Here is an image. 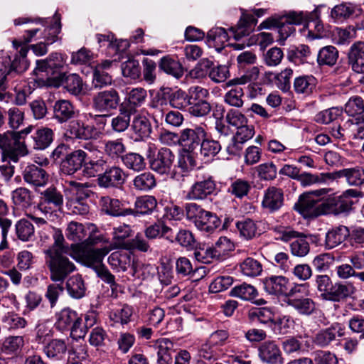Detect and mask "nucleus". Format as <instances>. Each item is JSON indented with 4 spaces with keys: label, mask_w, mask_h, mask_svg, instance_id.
<instances>
[{
    "label": "nucleus",
    "mask_w": 364,
    "mask_h": 364,
    "mask_svg": "<svg viewBox=\"0 0 364 364\" xmlns=\"http://www.w3.org/2000/svg\"><path fill=\"white\" fill-rule=\"evenodd\" d=\"M331 188H320L302 193L294 205V208L306 218L328 214L326 196Z\"/></svg>",
    "instance_id": "f257e3e1"
},
{
    "label": "nucleus",
    "mask_w": 364,
    "mask_h": 364,
    "mask_svg": "<svg viewBox=\"0 0 364 364\" xmlns=\"http://www.w3.org/2000/svg\"><path fill=\"white\" fill-rule=\"evenodd\" d=\"M70 251L58 252L55 249L47 250L46 254V264L50 270V277L53 282H63L75 269V266L68 257L70 256Z\"/></svg>",
    "instance_id": "f03ea898"
},
{
    "label": "nucleus",
    "mask_w": 364,
    "mask_h": 364,
    "mask_svg": "<svg viewBox=\"0 0 364 364\" xmlns=\"http://www.w3.org/2000/svg\"><path fill=\"white\" fill-rule=\"evenodd\" d=\"M28 63L26 58H15L11 63L9 57H2L0 60V101L8 102L9 97L6 92V84L10 81L21 80L20 74L27 70Z\"/></svg>",
    "instance_id": "7ed1b4c3"
},
{
    "label": "nucleus",
    "mask_w": 364,
    "mask_h": 364,
    "mask_svg": "<svg viewBox=\"0 0 364 364\" xmlns=\"http://www.w3.org/2000/svg\"><path fill=\"white\" fill-rule=\"evenodd\" d=\"M0 149L3 151L4 158L14 163L28 153L24 141H20V134L14 131L0 134Z\"/></svg>",
    "instance_id": "20e7f679"
},
{
    "label": "nucleus",
    "mask_w": 364,
    "mask_h": 364,
    "mask_svg": "<svg viewBox=\"0 0 364 364\" xmlns=\"http://www.w3.org/2000/svg\"><path fill=\"white\" fill-rule=\"evenodd\" d=\"M55 326L61 332L70 331L71 337L76 340L84 338L86 334L81 318L69 308L63 309L56 314Z\"/></svg>",
    "instance_id": "39448f33"
},
{
    "label": "nucleus",
    "mask_w": 364,
    "mask_h": 364,
    "mask_svg": "<svg viewBox=\"0 0 364 364\" xmlns=\"http://www.w3.org/2000/svg\"><path fill=\"white\" fill-rule=\"evenodd\" d=\"M95 226L90 224L85 227L81 223L72 221L68 223L65 235L70 240L75 242L74 245H82V247L95 245L102 240L100 235L94 233Z\"/></svg>",
    "instance_id": "423d86ee"
},
{
    "label": "nucleus",
    "mask_w": 364,
    "mask_h": 364,
    "mask_svg": "<svg viewBox=\"0 0 364 364\" xmlns=\"http://www.w3.org/2000/svg\"><path fill=\"white\" fill-rule=\"evenodd\" d=\"M65 63L64 55L58 53H51L46 60H37L36 67L33 70L36 76L34 80L38 86L44 84L51 85L50 80L54 70L63 68Z\"/></svg>",
    "instance_id": "0eeeda50"
},
{
    "label": "nucleus",
    "mask_w": 364,
    "mask_h": 364,
    "mask_svg": "<svg viewBox=\"0 0 364 364\" xmlns=\"http://www.w3.org/2000/svg\"><path fill=\"white\" fill-rule=\"evenodd\" d=\"M274 230L279 235L277 239L286 242H290V251L294 256L303 257L308 255L310 247L306 236L300 235L288 227H275Z\"/></svg>",
    "instance_id": "6e6552de"
},
{
    "label": "nucleus",
    "mask_w": 364,
    "mask_h": 364,
    "mask_svg": "<svg viewBox=\"0 0 364 364\" xmlns=\"http://www.w3.org/2000/svg\"><path fill=\"white\" fill-rule=\"evenodd\" d=\"M363 194L358 189H348L340 196L331 192L326 196L328 213L340 214L348 212L354 204L353 199L363 197Z\"/></svg>",
    "instance_id": "1a4fd4ad"
},
{
    "label": "nucleus",
    "mask_w": 364,
    "mask_h": 364,
    "mask_svg": "<svg viewBox=\"0 0 364 364\" xmlns=\"http://www.w3.org/2000/svg\"><path fill=\"white\" fill-rule=\"evenodd\" d=\"M82 245H71V250L73 251L70 257L75 259H81L87 267L92 268L95 272L105 266L102 263L104 257L111 250L110 248L103 247L100 249H92L85 250Z\"/></svg>",
    "instance_id": "9d476101"
},
{
    "label": "nucleus",
    "mask_w": 364,
    "mask_h": 364,
    "mask_svg": "<svg viewBox=\"0 0 364 364\" xmlns=\"http://www.w3.org/2000/svg\"><path fill=\"white\" fill-rule=\"evenodd\" d=\"M206 134L202 126L196 125L183 129L180 133V144L183 147V150L193 152L200 145Z\"/></svg>",
    "instance_id": "9b49d317"
},
{
    "label": "nucleus",
    "mask_w": 364,
    "mask_h": 364,
    "mask_svg": "<svg viewBox=\"0 0 364 364\" xmlns=\"http://www.w3.org/2000/svg\"><path fill=\"white\" fill-rule=\"evenodd\" d=\"M48 163V160L44 159L39 163L41 166L35 164L26 166L23 171L24 181L35 188L45 186L48 183L49 176L41 166H46Z\"/></svg>",
    "instance_id": "f8f14e48"
},
{
    "label": "nucleus",
    "mask_w": 364,
    "mask_h": 364,
    "mask_svg": "<svg viewBox=\"0 0 364 364\" xmlns=\"http://www.w3.org/2000/svg\"><path fill=\"white\" fill-rule=\"evenodd\" d=\"M175 156L173 152L167 148L159 150L156 156L150 159L149 164L151 170L164 175L171 172Z\"/></svg>",
    "instance_id": "ddd939ff"
},
{
    "label": "nucleus",
    "mask_w": 364,
    "mask_h": 364,
    "mask_svg": "<svg viewBox=\"0 0 364 364\" xmlns=\"http://www.w3.org/2000/svg\"><path fill=\"white\" fill-rule=\"evenodd\" d=\"M65 135L70 138L87 140L97 138L98 132L94 126L85 124L77 119L69 122Z\"/></svg>",
    "instance_id": "4468645a"
},
{
    "label": "nucleus",
    "mask_w": 364,
    "mask_h": 364,
    "mask_svg": "<svg viewBox=\"0 0 364 364\" xmlns=\"http://www.w3.org/2000/svg\"><path fill=\"white\" fill-rule=\"evenodd\" d=\"M119 100L117 92L111 89L96 95L93 98V107L99 112H109L117 109Z\"/></svg>",
    "instance_id": "2eb2a0df"
},
{
    "label": "nucleus",
    "mask_w": 364,
    "mask_h": 364,
    "mask_svg": "<svg viewBox=\"0 0 364 364\" xmlns=\"http://www.w3.org/2000/svg\"><path fill=\"white\" fill-rule=\"evenodd\" d=\"M130 126L133 132V139L136 141L148 138L152 131L151 122L144 110H141L134 115Z\"/></svg>",
    "instance_id": "dca6fc26"
},
{
    "label": "nucleus",
    "mask_w": 364,
    "mask_h": 364,
    "mask_svg": "<svg viewBox=\"0 0 364 364\" xmlns=\"http://www.w3.org/2000/svg\"><path fill=\"white\" fill-rule=\"evenodd\" d=\"M87 158V152L82 149L74 150L67 154L61 163V171L67 175H73L83 168L85 161Z\"/></svg>",
    "instance_id": "f3484780"
},
{
    "label": "nucleus",
    "mask_w": 364,
    "mask_h": 364,
    "mask_svg": "<svg viewBox=\"0 0 364 364\" xmlns=\"http://www.w3.org/2000/svg\"><path fill=\"white\" fill-rule=\"evenodd\" d=\"M126 174L119 166H113L98 176L97 183L100 187H117L125 181Z\"/></svg>",
    "instance_id": "a211bd4d"
},
{
    "label": "nucleus",
    "mask_w": 364,
    "mask_h": 364,
    "mask_svg": "<svg viewBox=\"0 0 364 364\" xmlns=\"http://www.w3.org/2000/svg\"><path fill=\"white\" fill-rule=\"evenodd\" d=\"M259 356L262 362L267 364H282L283 357L279 346L274 341L263 342L259 347Z\"/></svg>",
    "instance_id": "6ab92c4d"
},
{
    "label": "nucleus",
    "mask_w": 364,
    "mask_h": 364,
    "mask_svg": "<svg viewBox=\"0 0 364 364\" xmlns=\"http://www.w3.org/2000/svg\"><path fill=\"white\" fill-rule=\"evenodd\" d=\"M264 289L272 295L285 296L289 291V279L284 276L272 275L263 279Z\"/></svg>",
    "instance_id": "aec40b11"
},
{
    "label": "nucleus",
    "mask_w": 364,
    "mask_h": 364,
    "mask_svg": "<svg viewBox=\"0 0 364 364\" xmlns=\"http://www.w3.org/2000/svg\"><path fill=\"white\" fill-rule=\"evenodd\" d=\"M344 336V328L339 323H334L331 326L318 331L314 339L316 345L324 348L328 346L336 337Z\"/></svg>",
    "instance_id": "412c9836"
},
{
    "label": "nucleus",
    "mask_w": 364,
    "mask_h": 364,
    "mask_svg": "<svg viewBox=\"0 0 364 364\" xmlns=\"http://www.w3.org/2000/svg\"><path fill=\"white\" fill-rule=\"evenodd\" d=\"M284 194L282 189L272 186L264 192L262 205L269 212L278 210L283 205Z\"/></svg>",
    "instance_id": "4be33fe9"
},
{
    "label": "nucleus",
    "mask_w": 364,
    "mask_h": 364,
    "mask_svg": "<svg viewBox=\"0 0 364 364\" xmlns=\"http://www.w3.org/2000/svg\"><path fill=\"white\" fill-rule=\"evenodd\" d=\"M215 189V182L208 178L193 184L186 197L190 200H202L212 194Z\"/></svg>",
    "instance_id": "5701e85b"
},
{
    "label": "nucleus",
    "mask_w": 364,
    "mask_h": 364,
    "mask_svg": "<svg viewBox=\"0 0 364 364\" xmlns=\"http://www.w3.org/2000/svg\"><path fill=\"white\" fill-rule=\"evenodd\" d=\"M255 135V129L252 125L246 124L237 129V132L232 138V147L228 146V150L230 153L235 154L237 151L242 149V144L251 139Z\"/></svg>",
    "instance_id": "b1692460"
},
{
    "label": "nucleus",
    "mask_w": 364,
    "mask_h": 364,
    "mask_svg": "<svg viewBox=\"0 0 364 364\" xmlns=\"http://www.w3.org/2000/svg\"><path fill=\"white\" fill-rule=\"evenodd\" d=\"M348 58L354 72L364 73V44L362 42H357L351 46Z\"/></svg>",
    "instance_id": "393cba45"
},
{
    "label": "nucleus",
    "mask_w": 364,
    "mask_h": 364,
    "mask_svg": "<svg viewBox=\"0 0 364 364\" xmlns=\"http://www.w3.org/2000/svg\"><path fill=\"white\" fill-rule=\"evenodd\" d=\"M256 22L257 20L252 15L243 13L237 27H232L230 31L235 39L239 40L250 33Z\"/></svg>",
    "instance_id": "a878e982"
},
{
    "label": "nucleus",
    "mask_w": 364,
    "mask_h": 364,
    "mask_svg": "<svg viewBox=\"0 0 364 364\" xmlns=\"http://www.w3.org/2000/svg\"><path fill=\"white\" fill-rule=\"evenodd\" d=\"M106 164V161L104 159L103 154L101 151H97L96 155L89 156L85 161L83 166V173L87 177L95 176L97 173L102 171Z\"/></svg>",
    "instance_id": "bb28decb"
},
{
    "label": "nucleus",
    "mask_w": 364,
    "mask_h": 364,
    "mask_svg": "<svg viewBox=\"0 0 364 364\" xmlns=\"http://www.w3.org/2000/svg\"><path fill=\"white\" fill-rule=\"evenodd\" d=\"M354 290L351 284L336 283L331 286L329 291L324 294L323 299L338 302L350 296Z\"/></svg>",
    "instance_id": "cd10ccee"
},
{
    "label": "nucleus",
    "mask_w": 364,
    "mask_h": 364,
    "mask_svg": "<svg viewBox=\"0 0 364 364\" xmlns=\"http://www.w3.org/2000/svg\"><path fill=\"white\" fill-rule=\"evenodd\" d=\"M112 65V61L105 60L97 65L93 71L92 85L95 88H102L111 85L112 77L106 71Z\"/></svg>",
    "instance_id": "c85d7f7f"
},
{
    "label": "nucleus",
    "mask_w": 364,
    "mask_h": 364,
    "mask_svg": "<svg viewBox=\"0 0 364 364\" xmlns=\"http://www.w3.org/2000/svg\"><path fill=\"white\" fill-rule=\"evenodd\" d=\"M284 19L294 25H304V28H309V21L315 20L318 16V9L316 8L312 11H289L283 15Z\"/></svg>",
    "instance_id": "c756f323"
},
{
    "label": "nucleus",
    "mask_w": 364,
    "mask_h": 364,
    "mask_svg": "<svg viewBox=\"0 0 364 364\" xmlns=\"http://www.w3.org/2000/svg\"><path fill=\"white\" fill-rule=\"evenodd\" d=\"M11 198L17 208L26 211L33 205L34 196L28 188L21 187L11 192Z\"/></svg>",
    "instance_id": "7c9ffc66"
},
{
    "label": "nucleus",
    "mask_w": 364,
    "mask_h": 364,
    "mask_svg": "<svg viewBox=\"0 0 364 364\" xmlns=\"http://www.w3.org/2000/svg\"><path fill=\"white\" fill-rule=\"evenodd\" d=\"M132 229L128 225H119L113 228V242L112 244V249L122 248L129 249L130 245L129 240L127 239L131 235Z\"/></svg>",
    "instance_id": "2f4dec72"
},
{
    "label": "nucleus",
    "mask_w": 364,
    "mask_h": 364,
    "mask_svg": "<svg viewBox=\"0 0 364 364\" xmlns=\"http://www.w3.org/2000/svg\"><path fill=\"white\" fill-rule=\"evenodd\" d=\"M103 210L109 215L113 216H127L132 215L134 210L131 208H124L118 199L109 197H102L100 200Z\"/></svg>",
    "instance_id": "473e14b6"
},
{
    "label": "nucleus",
    "mask_w": 364,
    "mask_h": 364,
    "mask_svg": "<svg viewBox=\"0 0 364 364\" xmlns=\"http://www.w3.org/2000/svg\"><path fill=\"white\" fill-rule=\"evenodd\" d=\"M229 333L225 330L213 332L209 337L208 343L201 349V355L207 359L212 358L213 350L210 347L223 346L228 338Z\"/></svg>",
    "instance_id": "72a5a7b5"
},
{
    "label": "nucleus",
    "mask_w": 364,
    "mask_h": 364,
    "mask_svg": "<svg viewBox=\"0 0 364 364\" xmlns=\"http://www.w3.org/2000/svg\"><path fill=\"white\" fill-rule=\"evenodd\" d=\"M74 107L70 101L60 100L53 105V117L58 122L63 123L74 117Z\"/></svg>",
    "instance_id": "f704fd0d"
},
{
    "label": "nucleus",
    "mask_w": 364,
    "mask_h": 364,
    "mask_svg": "<svg viewBox=\"0 0 364 364\" xmlns=\"http://www.w3.org/2000/svg\"><path fill=\"white\" fill-rule=\"evenodd\" d=\"M350 235L349 230L346 226H338L329 230L326 235V248L333 249L343 242Z\"/></svg>",
    "instance_id": "c9c22d12"
},
{
    "label": "nucleus",
    "mask_w": 364,
    "mask_h": 364,
    "mask_svg": "<svg viewBox=\"0 0 364 364\" xmlns=\"http://www.w3.org/2000/svg\"><path fill=\"white\" fill-rule=\"evenodd\" d=\"M61 83L66 90L73 95H78L82 92L83 82L81 77L77 74L63 75L60 82L58 81L53 85L58 87Z\"/></svg>",
    "instance_id": "e433bc0d"
},
{
    "label": "nucleus",
    "mask_w": 364,
    "mask_h": 364,
    "mask_svg": "<svg viewBox=\"0 0 364 364\" xmlns=\"http://www.w3.org/2000/svg\"><path fill=\"white\" fill-rule=\"evenodd\" d=\"M336 178V174L333 173H320L318 174H312L304 173L300 174L298 180L303 186H308L312 184H328L333 181Z\"/></svg>",
    "instance_id": "4c0bfd02"
},
{
    "label": "nucleus",
    "mask_w": 364,
    "mask_h": 364,
    "mask_svg": "<svg viewBox=\"0 0 364 364\" xmlns=\"http://www.w3.org/2000/svg\"><path fill=\"white\" fill-rule=\"evenodd\" d=\"M157 350L159 364H169L171 361V352L173 348V342L166 338L156 340L153 346Z\"/></svg>",
    "instance_id": "58836bf2"
},
{
    "label": "nucleus",
    "mask_w": 364,
    "mask_h": 364,
    "mask_svg": "<svg viewBox=\"0 0 364 364\" xmlns=\"http://www.w3.org/2000/svg\"><path fill=\"white\" fill-rule=\"evenodd\" d=\"M229 38L227 31L221 27L213 28L208 32L207 43L209 46L214 47L216 50L220 51Z\"/></svg>",
    "instance_id": "ea45409f"
},
{
    "label": "nucleus",
    "mask_w": 364,
    "mask_h": 364,
    "mask_svg": "<svg viewBox=\"0 0 364 364\" xmlns=\"http://www.w3.org/2000/svg\"><path fill=\"white\" fill-rule=\"evenodd\" d=\"M288 304L301 315L310 316L316 310L315 302L308 297L289 299Z\"/></svg>",
    "instance_id": "a19ab883"
},
{
    "label": "nucleus",
    "mask_w": 364,
    "mask_h": 364,
    "mask_svg": "<svg viewBox=\"0 0 364 364\" xmlns=\"http://www.w3.org/2000/svg\"><path fill=\"white\" fill-rule=\"evenodd\" d=\"M157 205V201L154 196H143L136 198L134 203V213L132 215H145L152 213Z\"/></svg>",
    "instance_id": "79ce46f5"
},
{
    "label": "nucleus",
    "mask_w": 364,
    "mask_h": 364,
    "mask_svg": "<svg viewBox=\"0 0 364 364\" xmlns=\"http://www.w3.org/2000/svg\"><path fill=\"white\" fill-rule=\"evenodd\" d=\"M240 272L247 277L255 278L262 272V265L257 259L247 257L239 264Z\"/></svg>",
    "instance_id": "37998d69"
},
{
    "label": "nucleus",
    "mask_w": 364,
    "mask_h": 364,
    "mask_svg": "<svg viewBox=\"0 0 364 364\" xmlns=\"http://www.w3.org/2000/svg\"><path fill=\"white\" fill-rule=\"evenodd\" d=\"M337 174L340 177H344L350 186H358L364 183V169L361 167L344 168Z\"/></svg>",
    "instance_id": "c03bdc74"
},
{
    "label": "nucleus",
    "mask_w": 364,
    "mask_h": 364,
    "mask_svg": "<svg viewBox=\"0 0 364 364\" xmlns=\"http://www.w3.org/2000/svg\"><path fill=\"white\" fill-rule=\"evenodd\" d=\"M220 224V219L210 212L206 211L199 217V220L196 221V227L206 232H211Z\"/></svg>",
    "instance_id": "a18cd8bd"
},
{
    "label": "nucleus",
    "mask_w": 364,
    "mask_h": 364,
    "mask_svg": "<svg viewBox=\"0 0 364 364\" xmlns=\"http://www.w3.org/2000/svg\"><path fill=\"white\" fill-rule=\"evenodd\" d=\"M67 351V345L62 339H53L43 348L47 357L60 360Z\"/></svg>",
    "instance_id": "49530a36"
},
{
    "label": "nucleus",
    "mask_w": 364,
    "mask_h": 364,
    "mask_svg": "<svg viewBox=\"0 0 364 364\" xmlns=\"http://www.w3.org/2000/svg\"><path fill=\"white\" fill-rule=\"evenodd\" d=\"M230 295L244 301H252L258 296V291L254 286L243 283L234 287L230 290Z\"/></svg>",
    "instance_id": "de8ad7c7"
},
{
    "label": "nucleus",
    "mask_w": 364,
    "mask_h": 364,
    "mask_svg": "<svg viewBox=\"0 0 364 364\" xmlns=\"http://www.w3.org/2000/svg\"><path fill=\"white\" fill-rule=\"evenodd\" d=\"M274 317V311L268 307L253 308L249 311V318L252 321H257L261 323L267 325L269 328Z\"/></svg>",
    "instance_id": "09e8293b"
},
{
    "label": "nucleus",
    "mask_w": 364,
    "mask_h": 364,
    "mask_svg": "<svg viewBox=\"0 0 364 364\" xmlns=\"http://www.w3.org/2000/svg\"><path fill=\"white\" fill-rule=\"evenodd\" d=\"M133 310L129 306L124 305L122 308L113 310L109 313L110 325L115 326L117 325L127 324L132 316Z\"/></svg>",
    "instance_id": "8fccbe9b"
},
{
    "label": "nucleus",
    "mask_w": 364,
    "mask_h": 364,
    "mask_svg": "<svg viewBox=\"0 0 364 364\" xmlns=\"http://www.w3.org/2000/svg\"><path fill=\"white\" fill-rule=\"evenodd\" d=\"M34 141L33 147L36 149H45L53 141V130L48 127L37 129L32 136Z\"/></svg>",
    "instance_id": "3c124183"
},
{
    "label": "nucleus",
    "mask_w": 364,
    "mask_h": 364,
    "mask_svg": "<svg viewBox=\"0 0 364 364\" xmlns=\"http://www.w3.org/2000/svg\"><path fill=\"white\" fill-rule=\"evenodd\" d=\"M134 188L140 191H149L156 186L155 176L150 172H144L134 177Z\"/></svg>",
    "instance_id": "603ef678"
},
{
    "label": "nucleus",
    "mask_w": 364,
    "mask_h": 364,
    "mask_svg": "<svg viewBox=\"0 0 364 364\" xmlns=\"http://www.w3.org/2000/svg\"><path fill=\"white\" fill-rule=\"evenodd\" d=\"M316 85V79L312 75L299 76L294 80V88L296 93L309 95Z\"/></svg>",
    "instance_id": "864d4df0"
},
{
    "label": "nucleus",
    "mask_w": 364,
    "mask_h": 364,
    "mask_svg": "<svg viewBox=\"0 0 364 364\" xmlns=\"http://www.w3.org/2000/svg\"><path fill=\"white\" fill-rule=\"evenodd\" d=\"M338 58V51L333 46H327L321 48L318 53L317 62L320 65H333Z\"/></svg>",
    "instance_id": "5fc2aeb1"
},
{
    "label": "nucleus",
    "mask_w": 364,
    "mask_h": 364,
    "mask_svg": "<svg viewBox=\"0 0 364 364\" xmlns=\"http://www.w3.org/2000/svg\"><path fill=\"white\" fill-rule=\"evenodd\" d=\"M159 67L163 71L176 78H180L183 75V69L181 63L168 56L161 58Z\"/></svg>",
    "instance_id": "6e6d98bb"
},
{
    "label": "nucleus",
    "mask_w": 364,
    "mask_h": 364,
    "mask_svg": "<svg viewBox=\"0 0 364 364\" xmlns=\"http://www.w3.org/2000/svg\"><path fill=\"white\" fill-rule=\"evenodd\" d=\"M123 164L129 169L141 171L146 167L144 158L139 154L130 152L122 156Z\"/></svg>",
    "instance_id": "4d7b16f0"
},
{
    "label": "nucleus",
    "mask_w": 364,
    "mask_h": 364,
    "mask_svg": "<svg viewBox=\"0 0 364 364\" xmlns=\"http://www.w3.org/2000/svg\"><path fill=\"white\" fill-rule=\"evenodd\" d=\"M235 245L233 242L226 237H220L211 247L210 254H213L216 259L225 256L229 252L233 250Z\"/></svg>",
    "instance_id": "13d9d810"
},
{
    "label": "nucleus",
    "mask_w": 364,
    "mask_h": 364,
    "mask_svg": "<svg viewBox=\"0 0 364 364\" xmlns=\"http://www.w3.org/2000/svg\"><path fill=\"white\" fill-rule=\"evenodd\" d=\"M67 290L74 299H80L84 296L85 287L82 277L79 275L70 277L67 282Z\"/></svg>",
    "instance_id": "bf43d9fd"
},
{
    "label": "nucleus",
    "mask_w": 364,
    "mask_h": 364,
    "mask_svg": "<svg viewBox=\"0 0 364 364\" xmlns=\"http://www.w3.org/2000/svg\"><path fill=\"white\" fill-rule=\"evenodd\" d=\"M24 346V338L21 336H10L4 338L1 350L6 353H17Z\"/></svg>",
    "instance_id": "052dcab7"
},
{
    "label": "nucleus",
    "mask_w": 364,
    "mask_h": 364,
    "mask_svg": "<svg viewBox=\"0 0 364 364\" xmlns=\"http://www.w3.org/2000/svg\"><path fill=\"white\" fill-rule=\"evenodd\" d=\"M18 238L22 241L29 240L34 235L33 224L26 219H21L15 225Z\"/></svg>",
    "instance_id": "680f3d73"
},
{
    "label": "nucleus",
    "mask_w": 364,
    "mask_h": 364,
    "mask_svg": "<svg viewBox=\"0 0 364 364\" xmlns=\"http://www.w3.org/2000/svg\"><path fill=\"white\" fill-rule=\"evenodd\" d=\"M196 166V161L192 151H185L181 154L178 161V168L180 169L182 176L192 171Z\"/></svg>",
    "instance_id": "e2e57ef3"
},
{
    "label": "nucleus",
    "mask_w": 364,
    "mask_h": 364,
    "mask_svg": "<svg viewBox=\"0 0 364 364\" xmlns=\"http://www.w3.org/2000/svg\"><path fill=\"white\" fill-rule=\"evenodd\" d=\"M108 262L113 269L124 272L129 264L130 259L127 253L114 252L109 256Z\"/></svg>",
    "instance_id": "0e129e2a"
},
{
    "label": "nucleus",
    "mask_w": 364,
    "mask_h": 364,
    "mask_svg": "<svg viewBox=\"0 0 364 364\" xmlns=\"http://www.w3.org/2000/svg\"><path fill=\"white\" fill-rule=\"evenodd\" d=\"M311 50L306 45H299L291 47L288 52V59L294 63H304L310 55Z\"/></svg>",
    "instance_id": "69168bd1"
},
{
    "label": "nucleus",
    "mask_w": 364,
    "mask_h": 364,
    "mask_svg": "<svg viewBox=\"0 0 364 364\" xmlns=\"http://www.w3.org/2000/svg\"><path fill=\"white\" fill-rule=\"evenodd\" d=\"M213 65V62L212 60L203 58L191 70L189 75L193 79H203L207 75L209 76V72Z\"/></svg>",
    "instance_id": "338daca9"
},
{
    "label": "nucleus",
    "mask_w": 364,
    "mask_h": 364,
    "mask_svg": "<svg viewBox=\"0 0 364 364\" xmlns=\"http://www.w3.org/2000/svg\"><path fill=\"white\" fill-rule=\"evenodd\" d=\"M122 73L124 77L132 80L138 79L141 75V68L138 60L129 59L122 63Z\"/></svg>",
    "instance_id": "774afa93"
}]
</instances>
